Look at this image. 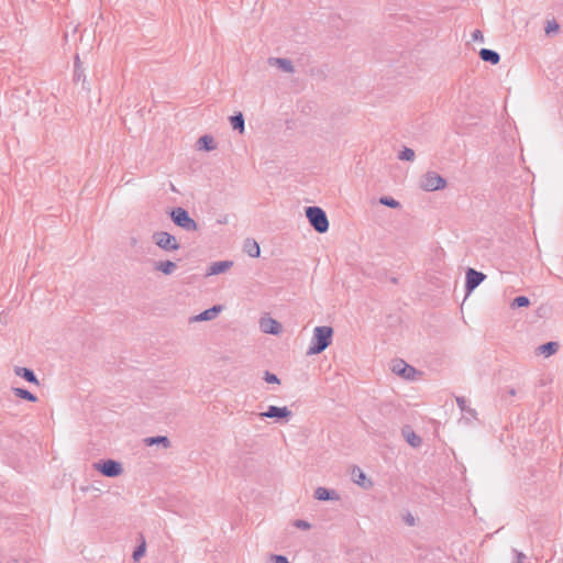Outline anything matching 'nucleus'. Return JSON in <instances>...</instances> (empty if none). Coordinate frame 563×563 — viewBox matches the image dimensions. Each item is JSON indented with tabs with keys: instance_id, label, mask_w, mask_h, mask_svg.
<instances>
[{
	"instance_id": "obj_18",
	"label": "nucleus",
	"mask_w": 563,
	"mask_h": 563,
	"mask_svg": "<svg viewBox=\"0 0 563 563\" xmlns=\"http://www.w3.org/2000/svg\"><path fill=\"white\" fill-rule=\"evenodd\" d=\"M243 251L251 257H258L261 249L258 243L254 239H246L243 244Z\"/></svg>"
},
{
	"instance_id": "obj_38",
	"label": "nucleus",
	"mask_w": 563,
	"mask_h": 563,
	"mask_svg": "<svg viewBox=\"0 0 563 563\" xmlns=\"http://www.w3.org/2000/svg\"><path fill=\"white\" fill-rule=\"evenodd\" d=\"M81 76H84V75H82V71H81L80 69H78V70H77V69H75V71H74V79H75L76 81H79V80L81 79Z\"/></svg>"
},
{
	"instance_id": "obj_10",
	"label": "nucleus",
	"mask_w": 563,
	"mask_h": 563,
	"mask_svg": "<svg viewBox=\"0 0 563 563\" xmlns=\"http://www.w3.org/2000/svg\"><path fill=\"white\" fill-rule=\"evenodd\" d=\"M352 481L364 489L373 486V482L366 478L365 473L357 466H354L351 472Z\"/></svg>"
},
{
	"instance_id": "obj_26",
	"label": "nucleus",
	"mask_w": 563,
	"mask_h": 563,
	"mask_svg": "<svg viewBox=\"0 0 563 563\" xmlns=\"http://www.w3.org/2000/svg\"><path fill=\"white\" fill-rule=\"evenodd\" d=\"M146 550V542L143 534H140V544L133 551L132 558L134 561H139L144 554Z\"/></svg>"
},
{
	"instance_id": "obj_9",
	"label": "nucleus",
	"mask_w": 563,
	"mask_h": 563,
	"mask_svg": "<svg viewBox=\"0 0 563 563\" xmlns=\"http://www.w3.org/2000/svg\"><path fill=\"white\" fill-rule=\"evenodd\" d=\"M262 419L264 418H274L277 420H288L292 413L287 407H277V406H269L268 409L264 412H261L258 415Z\"/></svg>"
},
{
	"instance_id": "obj_30",
	"label": "nucleus",
	"mask_w": 563,
	"mask_h": 563,
	"mask_svg": "<svg viewBox=\"0 0 563 563\" xmlns=\"http://www.w3.org/2000/svg\"><path fill=\"white\" fill-rule=\"evenodd\" d=\"M269 563H289L287 556L280 554H271Z\"/></svg>"
},
{
	"instance_id": "obj_33",
	"label": "nucleus",
	"mask_w": 563,
	"mask_h": 563,
	"mask_svg": "<svg viewBox=\"0 0 563 563\" xmlns=\"http://www.w3.org/2000/svg\"><path fill=\"white\" fill-rule=\"evenodd\" d=\"M402 520L409 527H413L416 525V518L411 512L405 514L402 516Z\"/></svg>"
},
{
	"instance_id": "obj_17",
	"label": "nucleus",
	"mask_w": 563,
	"mask_h": 563,
	"mask_svg": "<svg viewBox=\"0 0 563 563\" xmlns=\"http://www.w3.org/2000/svg\"><path fill=\"white\" fill-rule=\"evenodd\" d=\"M479 57L482 60L490 63L492 65H497L500 60L499 53L489 48H482L479 51Z\"/></svg>"
},
{
	"instance_id": "obj_21",
	"label": "nucleus",
	"mask_w": 563,
	"mask_h": 563,
	"mask_svg": "<svg viewBox=\"0 0 563 563\" xmlns=\"http://www.w3.org/2000/svg\"><path fill=\"white\" fill-rule=\"evenodd\" d=\"M230 123L233 130L239 131L240 133L244 132L245 120L242 112H238L234 115H231Z\"/></svg>"
},
{
	"instance_id": "obj_16",
	"label": "nucleus",
	"mask_w": 563,
	"mask_h": 563,
	"mask_svg": "<svg viewBox=\"0 0 563 563\" xmlns=\"http://www.w3.org/2000/svg\"><path fill=\"white\" fill-rule=\"evenodd\" d=\"M14 374L19 377H22L23 379H25L26 382L29 383H32V384H35V385H38V379L36 377V375L34 374V372L27 367H19L16 366L14 368Z\"/></svg>"
},
{
	"instance_id": "obj_1",
	"label": "nucleus",
	"mask_w": 563,
	"mask_h": 563,
	"mask_svg": "<svg viewBox=\"0 0 563 563\" xmlns=\"http://www.w3.org/2000/svg\"><path fill=\"white\" fill-rule=\"evenodd\" d=\"M333 329L328 325L316 327L311 339V345L307 351V355L322 353L331 343Z\"/></svg>"
},
{
	"instance_id": "obj_23",
	"label": "nucleus",
	"mask_w": 563,
	"mask_h": 563,
	"mask_svg": "<svg viewBox=\"0 0 563 563\" xmlns=\"http://www.w3.org/2000/svg\"><path fill=\"white\" fill-rule=\"evenodd\" d=\"M402 435L405 437L406 441L413 448H417L421 444V438L409 428L402 429Z\"/></svg>"
},
{
	"instance_id": "obj_15",
	"label": "nucleus",
	"mask_w": 563,
	"mask_h": 563,
	"mask_svg": "<svg viewBox=\"0 0 563 563\" xmlns=\"http://www.w3.org/2000/svg\"><path fill=\"white\" fill-rule=\"evenodd\" d=\"M177 268L173 261H158L154 263V269L163 273L164 275H172Z\"/></svg>"
},
{
	"instance_id": "obj_41",
	"label": "nucleus",
	"mask_w": 563,
	"mask_h": 563,
	"mask_svg": "<svg viewBox=\"0 0 563 563\" xmlns=\"http://www.w3.org/2000/svg\"><path fill=\"white\" fill-rule=\"evenodd\" d=\"M507 394H508L509 396H511V397H512V396H516V389H515V388H509V389L507 390Z\"/></svg>"
},
{
	"instance_id": "obj_42",
	"label": "nucleus",
	"mask_w": 563,
	"mask_h": 563,
	"mask_svg": "<svg viewBox=\"0 0 563 563\" xmlns=\"http://www.w3.org/2000/svg\"><path fill=\"white\" fill-rule=\"evenodd\" d=\"M1 320H3V317H2V314H0V321H1Z\"/></svg>"
},
{
	"instance_id": "obj_3",
	"label": "nucleus",
	"mask_w": 563,
	"mask_h": 563,
	"mask_svg": "<svg viewBox=\"0 0 563 563\" xmlns=\"http://www.w3.org/2000/svg\"><path fill=\"white\" fill-rule=\"evenodd\" d=\"M169 216H170V219L173 220V222L177 227L184 229L185 231L191 232V231L198 230V224L189 216V212L186 209H184L181 207H176V208L172 209V211L169 212Z\"/></svg>"
},
{
	"instance_id": "obj_29",
	"label": "nucleus",
	"mask_w": 563,
	"mask_h": 563,
	"mask_svg": "<svg viewBox=\"0 0 563 563\" xmlns=\"http://www.w3.org/2000/svg\"><path fill=\"white\" fill-rule=\"evenodd\" d=\"M530 305V300L526 296H518L511 302V308H521L528 307Z\"/></svg>"
},
{
	"instance_id": "obj_4",
	"label": "nucleus",
	"mask_w": 563,
	"mask_h": 563,
	"mask_svg": "<svg viewBox=\"0 0 563 563\" xmlns=\"http://www.w3.org/2000/svg\"><path fill=\"white\" fill-rule=\"evenodd\" d=\"M446 179L437 172L429 170L420 178V188L424 191L441 190L446 187Z\"/></svg>"
},
{
	"instance_id": "obj_34",
	"label": "nucleus",
	"mask_w": 563,
	"mask_h": 563,
	"mask_svg": "<svg viewBox=\"0 0 563 563\" xmlns=\"http://www.w3.org/2000/svg\"><path fill=\"white\" fill-rule=\"evenodd\" d=\"M294 526L301 530H309L311 528V525L308 521L301 519L295 520Z\"/></svg>"
},
{
	"instance_id": "obj_12",
	"label": "nucleus",
	"mask_w": 563,
	"mask_h": 563,
	"mask_svg": "<svg viewBox=\"0 0 563 563\" xmlns=\"http://www.w3.org/2000/svg\"><path fill=\"white\" fill-rule=\"evenodd\" d=\"M314 498L318 499V500H322V501H328V500H339L340 499V496L336 494L335 490L333 489H329V488H325V487H318L316 490H314Z\"/></svg>"
},
{
	"instance_id": "obj_11",
	"label": "nucleus",
	"mask_w": 563,
	"mask_h": 563,
	"mask_svg": "<svg viewBox=\"0 0 563 563\" xmlns=\"http://www.w3.org/2000/svg\"><path fill=\"white\" fill-rule=\"evenodd\" d=\"M267 63L269 66L278 67L284 73L292 74L295 71L292 62L288 58L269 57Z\"/></svg>"
},
{
	"instance_id": "obj_24",
	"label": "nucleus",
	"mask_w": 563,
	"mask_h": 563,
	"mask_svg": "<svg viewBox=\"0 0 563 563\" xmlns=\"http://www.w3.org/2000/svg\"><path fill=\"white\" fill-rule=\"evenodd\" d=\"M12 391L16 397H19L21 399H24V400H27L31 402L37 401V397L24 388L14 387V388H12Z\"/></svg>"
},
{
	"instance_id": "obj_6",
	"label": "nucleus",
	"mask_w": 563,
	"mask_h": 563,
	"mask_svg": "<svg viewBox=\"0 0 563 563\" xmlns=\"http://www.w3.org/2000/svg\"><path fill=\"white\" fill-rule=\"evenodd\" d=\"M93 467L107 477H118L123 473L122 464L111 459L96 462Z\"/></svg>"
},
{
	"instance_id": "obj_28",
	"label": "nucleus",
	"mask_w": 563,
	"mask_h": 563,
	"mask_svg": "<svg viewBox=\"0 0 563 563\" xmlns=\"http://www.w3.org/2000/svg\"><path fill=\"white\" fill-rule=\"evenodd\" d=\"M416 157L415 151L409 147H404V150L398 154V158L400 161L412 162Z\"/></svg>"
},
{
	"instance_id": "obj_35",
	"label": "nucleus",
	"mask_w": 563,
	"mask_h": 563,
	"mask_svg": "<svg viewBox=\"0 0 563 563\" xmlns=\"http://www.w3.org/2000/svg\"><path fill=\"white\" fill-rule=\"evenodd\" d=\"M456 404L459 406V408L461 409V411H465L467 406H466V399L464 397H456Z\"/></svg>"
},
{
	"instance_id": "obj_20",
	"label": "nucleus",
	"mask_w": 563,
	"mask_h": 563,
	"mask_svg": "<svg viewBox=\"0 0 563 563\" xmlns=\"http://www.w3.org/2000/svg\"><path fill=\"white\" fill-rule=\"evenodd\" d=\"M261 327L265 333H271V334H278L282 330V324L274 319H268L267 321H263L261 323Z\"/></svg>"
},
{
	"instance_id": "obj_31",
	"label": "nucleus",
	"mask_w": 563,
	"mask_h": 563,
	"mask_svg": "<svg viewBox=\"0 0 563 563\" xmlns=\"http://www.w3.org/2000/svg\"><path fill=\"white\" fill-rule=\"evenodd\" d=\"M559 29H560V26H559L558 22L555 20H552V21H548V24H547L544 31L549 35L552 32L559 31Z\"/></svg>"
},
{
	"instance_id": "obj_39",
	"label": "nucleus",
	"mask_w": 563,
	"mask_h": 563,
	"mask_svg": "<svg viewBox=\"0 0 563 563\" xmlns=\"http://www.w3.org/2000/svg\"><path fill=\"white\" fill-rule=\"evenodd\" d=\"M75 69H80V60L78 55L75 56Z\"/></svg>"
},
{
	"instance_id": "obj_5",
	"label": "nucleus",
	"mask_w": 563,
	"mask_h": 563,
	"mask_svg": "<svg viewBox=\"0 0 563 563\" xmlns=\"http://www.w3.org/2000/svg\"><path fill=\"white\" fill-rule=\"evenodd\" d=\"M153 242L165 252L178 251L180 249V244L177 239L166 232V231H156L152 235Z\"/></svg>"
},
{
	"instance_id": "obj_2",
	"label": "nucleus",
	"mask_w": 563,
	"mask_h": 563,
	"mask_svg": "<svg viewBox=\"0 0 563 563\" xmlns=\"http://www.w3.org/2000/svg\"><path fill=\"white\" fill-rule=\"evenodd\" d=\"M305 212L310 225L318 233H325L329 230V220L322 208L317 206L307 207Z\"/></svg>"
},
{
	"instance_id": "obj_25",
	"label": "nucleus",
	"mask_w": 563,
	"mask_h": 563,
	"mask_svg": "<svg viewBox=\"0 0 563 563\" xmlns=\"http://www.w3.org/2000/svg\"><path fill=\"white\" fill-rule=\"evenodd\" d=\"M144 441H145L146 445L163 444L164 448L170 446V441L165 435L150 437V438H146Z\"/></svg>"
},
{
	"instance_id": "obj_8",
	"label": "nucleus",
	"mask_w": 563,
	"mask_h": 563,
	"mask_svg": "<svg viewBox=\"0 0 563 563\" xmlns=\"http://www.w3.org/2000/svg\"><path fill=\"white\" fill-rule=\"evenodd\" d=\"M486 275L474 268L466 271L465 290L467 294L472 292L484 279Z\"/></svg>"
},
{
	"instance_id": "obj_43",
	"label": "nucleus",
	"mask_w": 563,
	"mask_h": 563,
	"mask_svg": "<svg viewBox=\"0 0 563 563\" xmlns=\"http://www.w3.org/2000/svg\"><path fill=\"white\" fill-rule=\"evenodd\" d=\"M1 320H3V317H2V314H0V321H1Z\"/></svg>"
},
{
	"instance_id": "obj_32",
	"label": "nucleus",
	"mask_w": 563,
	"mask_h": 563,
	"mask_svg": "<svg viewBox=\"0 0 563 563\" xmlns=\"http://www.w3.org/2000/svg\"><path fill=\"white\" fill-rule=\"evenodd\" d=\"M264 379L268 384H279L280 383L279 378L271 372H265Z\"/></svg>"
},
{
	"instance_id": "obj_7",
	"label": "nucleus",
	"mask_w": 563,
	"mask_h": 563,
	"mask_svg": "<svg viewBox=\"0 0 563 563\" xmlns=\"http://www.w3.org/2000/svg\"><path fill=\"white\" fill-rule=\"evenodd\" d=\"M391 371L405 379H413L417 374V369L402 360L394 361Z\"/></svg>"
},
{
	"instance_id": "obj_27",
	"label": "nucleus",
	"mask_w": 563,
	"mask_h": 563,
	"mask_svg": "<svg viewBox=\"0 0 563 563\" xmlns=\"http://www.w3.org/2000/svg\"><path fill=\"white\" fill-rule=\"evenodd\" d=\"M379 203L383 205V206L393 208V209H397V208L400 207L399 201H397L396 199H394L393 197H389V196L380 197L379 198Z\"/></svg>"
},
{
	"instance_id": "obj_40",
	"label": "nucleus",
	"mask_w": 563,
	"mask_h": 563,
	"mask_svg": "<svg viewBox=\"0 0 563 563\" xmlns=\"http://www.w3.org/2000/svg\"><path fill=\"white\" fill-rule=\"evenodd\" d=\"M464 412H467L468 415H471L472 417H475L476 416V411L475 409H472V408H466V410Z\"/></svg>"
},
{
	"instance_id": "obj_19",
	"label": "nucleus",
	"mask_w": 563,
	"mask_h": 563,
	"mask_svg": "<svg viewBox=\"0 0 563 563\" xmlns=\"http://www.w3.org/2000/svg\"><path fill=\"white\" fill-rule=\"evenodd\" d=\"M559 350V343L554 341L547 342L544 344H541L537 349V354H542L544 356H551L555 354Z\"/></svg>"
},
{
	"instance_id": "obj_36",
	"label": "nucleus",
	"mask_w": 563,
	"mask_h": 563,
	"mask_svg": "<svg viewBox=\"0 0 563 563\" xmlns=\"http://www.w3.org/2000/svg\"><path fill=\"white\" fill-rule=\"evenodd\" d=\"M472 40H473V41L484 42L483 33H482L479 30H475V31L472 33Z\"/></svg>"
},
{
	"instance_id": "obj_14",
	"label": "nucleus",
	"mask_w": 563,
	"mask_h": 563,
	"mask_svg": "<svg viewBox=\"0 0 563 563\" xmlns=\"http://www.w3.org/2000/svg\"><path fill=\"white\" fill-rule=\"evenodd\" d=\"M221 306H213L192 318V321H209L213 320L221 311Z\"/></svg>"
},
{
	"instance_id": "obj_13",
	"label": "nucleus",
	"mask_w": 563,
	"mask_h": 563,
	"mask_svg": "<svg viewBox=\"0 0 563 563\" xmlns=\"http://www.w3.org/2000/svg\"><path fill=\"white\" fill-rule=\"evenodd\" d=\"M233 265V262L231 261H219V262H213L208 271H207V275L208 276H211V275H218V274H222L224 272H227L228 269H230Z\"/></svg>"
},
{
	"instance_id": "obj_22",
	"label": "nucleus",
	"mask_w": 563,
	"mask_h": 563,
	"mask_svg": "<svg viewBox=\"0 0 563 563\" xmlns=\"http://www.w3.org/2000/svg\"><path fill=\"white\" fill-rule=\"evenodd\" d=\"M198 147L199 150H205V151H212L216 148V143H214V140L211 135H203L201 137L198 139Z\"/></svg>"
},
{
	"instance_id": "obj_37",
	"label": "nucleus",
	"mask_w": 563,
	"mask_h": 563,
	"mask_svg": "<svg viewBox=\"0 0 563 563\" xmlns=\"http://www.w3.org/2000/svg\"><path fill=\"white\" fill-rule=\"evenodd\" d=\"M514 553L516 554V558H517V562L516 563H523V560L526 559V555L518 551V550H514Z\"/></svg>"
}]
</instances>
